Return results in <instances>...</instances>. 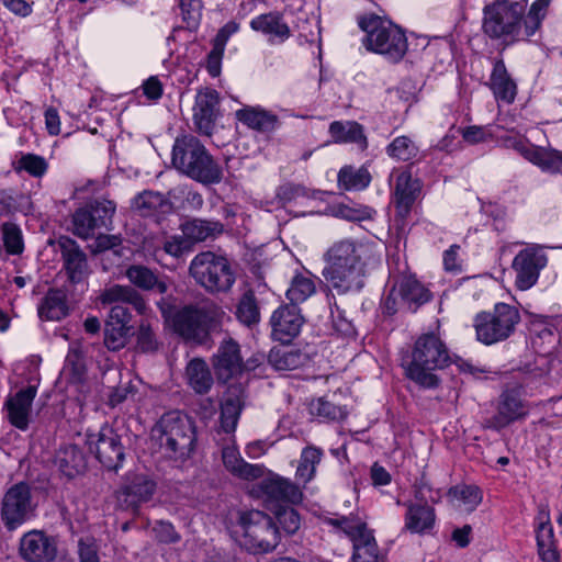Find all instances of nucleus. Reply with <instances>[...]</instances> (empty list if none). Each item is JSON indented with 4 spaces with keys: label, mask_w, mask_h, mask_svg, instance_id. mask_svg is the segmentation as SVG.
<instances>
[{
    "label": "nucleus",
    "mask_w": 562,
    "mask_h": 562,
    "mask_svg": "<svg viewBox=\"0 0 562 562\" xmlns=\"http://www.w3.org/2000/svg\"><path fill=\"white\" fill-rule=\"evenodd\" d=\"M116 205L106 199H94L72 214V233L82 239L94 236L97 231L110 229Z\"/></svg>",
    "instance_id": "obj_13"
},
{
    "label": "nucleus",
    "mask_w": 562,
    "mask_h": 562,
    "mask_svg": "<svg viewBox=\"0 0 562 562\" xmlns=\"http://www.w3.org/2000/svg\"><path fill=\"white\" fill-rule=\"evenodd\" d=\"M213 368L218 380L224 382L244 370L240 346L233 338L224 339L212 358Z\"/></svg>",
    "instance_id": "obj_21"
},
{
    "label": "nucleus",
    "mask_w": 562,
    "mask_h": 562,
    "mask_svg": "<svg viewBox=\"0 0 562 562\" xmlns=\"http://www.w3.org/2000/svg\"><path fill=\"white\" fill-rule=\"evenodd\" d=\"M371 175L366 168L346 166L338 172V184L345 190H362L370 184Z\"/></svg>",
    "instance_id": "obj_46"
},
{
    "label": "nucleus",
    "mask_w": 562,
    "mask_h": 562,
    "mask_svg": "<svg viewBox=\"0 0 562 562\" xmlns=\"http://www.w3.org/2000/svg\"><path fill=\"white\" fill-rule=\"evenodd\" d=\"M36 393L35 385H27L5 401L4 407L8 412V420L15 428L20 430L29 428L30 414Z\"/></svg>",
    "instance_id": "obj_25"
},
{
    "label": "nucleus",
    "mask_w": 562,
    "mask_h": 562,
    "mask_svg": "<svg viewBox=\"0 0 562 562\" xmlns=\"http://www.w3.org/2000/svg\"><path fill=\"white\" fill-rule=\"evenodd\" d=\"M419 150L415 143L407 136H398L386 147V154L401 161H409L417 157Z\"/></svg>",
    "instance_id": "obj_52"
},
{
    "label": "nucleus",
    "mask_w": 562,
    "mask_h": 562,
    "mask_svg": "<svg viewBox=\"0 0 562 562\" xmlns=\"http://www.w3.org/2000/svg\"><path fill=\"white\" fill-rule=\"evenodd\" d=\"M528 161L551 173L562 172V151L550 147L533 146Z\"/></svg>",
    "instance_id": "obj_43"
},
{
    "label": "nucleus",
    "mask_w": 562,
    "mask_h": 562,
    "mask_svg": "<svg viewBox=\"0 0 562 562\" xmlns=\"http://www.w3.org/2000/svg\"><path fill=\"white\" fill-rule=\"evenodd\" d=\"M551 0H536L524 19V36H532L540 27Z\"/></svg>",
    "instance_id": "obj_53"
},
{
    "label": "nucleus",
    "mask_w": 562,
    "mask_h": 562,
    "mask_svg": "<svg viewBox=\"0 0 562 562\" xmlns=\"http://www.w3.org/2000/svg\"><path fill=\"white\" fill-rule=\"evenodd\" d=\"M250 26L257 32L270 35L271 43H282L291 35L289 25L278 12L261 14L250 21Z\"/></svg>",
    "instance_id": "obj_31"
},
{
    "label": "nucleus",
    "mask_w": 562,
    "mask_h": 562,
    "mask_svg": "<svg viewBox=\"0 0 562 562\" xmlns=\"http://www.w3.org/2000/svg\"><path fill=\"white\" fill-rule=\"evenodd\" d=\"M125 277L135 290L165 294L169 289L166 277H160L156 270L144 265H131L125 270Z\"/></svg>",
    "instance_id": "obj_26"
},
{
    "label": "nucleus",
    "mask_w": 562,
    "mask_h": 562,
    "mask_svg": "<svg viewBox=\"0 0 562 562\" xmlns=\"http://www.w3.org/2000/svg\"><path fill=\"white\" fill-rule=\"evenodd\" d=\"M161 249L166 255L176 259H180L193 250L182 233L167 236L162 243Z\"/></svg>",
    "instance_id": "obj_57"
},
{
    "label": "nucleus",
    "mask_w": 562,
    "mask_h": 562,
    "mask_svg": "<svg viewBox=\"0 0 562 562\" xmlns=\"http://www.w3.org/2000/svg\"><path fill=\"white\" fill-rule=\"evenodd\" d=\"M122 244V238L119 235H99L93 245L94 252H102L105 250L113 249L115 254H119L116 250Z\"/></svg>",
    "instance_id": "obj_64"
},
{
    "label": "nucleus",
    "mask_w": 562,
    "mask_h": 562,
    "mask_svg": "<svg viewBox=\"0 0 562 562\" xmlns=\"http://www.w3.org/2000/svg\"><path fill=\"white\" fill-rule=\"evenodd\" d=\"M235 115L239 122L258 132L273 131L278 124L276 114L259 106H244Z\"/></svg>",
    "instance_id": "obj_37"
},
{
    "label": "nucleus",
    "mask_w": 562,
    "mask_h": 562,
    "mask_svg": "<svg viewBox=\"0 0 562 562\" xmlns=\"http://www.w3.org/2000/svg\"><path fill=\"white\" fill-rule=\"evenodd\" d=\"M244 389L240 384L229 385L221 402L220 423L226 434L235 431L244 407Z\"/></svg>",
    "instance_id": "obj_27"
},
{
    "label": "nucleus",
    "mask_w": 562,
    "mask_h": 562,
    "mask_svg": "<svg viewBox=\"0 0 562 562\" xmlns=\"http://www.w3.org/2000/svg\"><path fill=\"white\" fill-rule=\"evenodd\" d=\"M99 551L100 546L93 537H81L78 540L77 554L79 562H101Z\"/></svg>",
    "instance_id": "obj_59"
},
{
    "label": "nucleus",
    "mask_w": 562,
    "mask_h": 562,
    "mask_svg": "<svg viewBox=\"0 0 562 562\" xmlns=\"http://www.w3.org/2000/svg\"><path fill=\"white\" fill-rule=\"evenodd\" d=\"M326 524L341 530L350 540L368 529V525L358 515L350 514L335 518H326Z\"/></svg>",
    "instance_id": "obj_48"
},
{
    "label": "nucleus",
    "mask_w": 562,
    "mask_h": 562,
    "mask_svg": "<svg viewBox=\"0 0 562 562\" xmlns=\"http://www.w3.org/2000/svg\"><path fill=\"white\" fill-rule=\"evenodd\" d=\"M133 328L106 321L104 326V345L109 350L113 351L124 348L130 336L133 334Z\"/></svg>",
    "instance_id": "obj_49"
},
{
    "label": "nucleus",
    "mask_w": 562,
    "mask_h": 562,
    "mask_svg": "<svg viewBox=\"0 0 562 562\" xmlns=\"http://www.w3.org/2000/svg\"><path fill=\"white\" fill-rule=\"evenodd\" d=\"M308 355L302 350L283 344L279 347H273L269 355V363L279 371L295 370L308 362Z\"/></svg>",
    "instance_id": "obj_36"
},
{
    "label": "nucleus",
    "mask_w": 562,
    "mask_h": 562,
    "mask_svg": "<svg viewBox=\"0 0 562 562\" xmlns=\"http://www.w3.org/2000/svg\"><path fill=\"white\" fill-rule=\"evenodd\" d=\"M529 408L521 398L520 392L509 389L502 392L496 405V413L483 420V427L499 431L510 424L525 418Z\"/></svg>",
    "instance_id": "obj_17"
},
{
    "label": "nucleus",
    "mask_w": 562,
    "mask_h": 562,
    "mask_svg": "<svg viewBox=\"0 0 562 562\" xmlns=\"http://www.w3.org/2000/svg\"><path fill=\"white\" fill-rule=\"evenodd\" d=\"M86 445L95 459L109 471H117L125 459L121 436L109 426L97 434H88Z\"/></svg>",
    "instance_id": "obj_15"
},
{
    "label": "nucleus",
    "mask_w": 562,
    "mask_h": 562,
    "mask_svg": "<svg viewBox=\"0 0 562 562\" xmlns=\"http://www.w3.org/2000/svg\"><path fill=\"white\" fill-rule=\"evenodd\" d=\"M316 292L315 282L312 278L296 274L286 291V297L290 300L292 306L303 303Z\"/></svg>",
    "instance_id": "obj_47"
},
{
    "label": "nucleus",
    "mask_w": 562,
    "mask_h": 562,
    "mask_svg": "<svg viewBox=\"0 0 562 562\" xmlns=\"http://www.w3.org/2000/svg\"><path fill=\"white\" fill-rule=\"evenodd\" d=\"M483 31L493 40L510 37L512 42L527 40L524 36V8L518 2L495 0L483 9Z\"/></svg>",
    "instance_id": "obj_8"
},
{
    "label": "nucleus",
    "mask_w": 562,
    "mask_h": 562,
    "mask_svg": "<svg viewBox=\"0 0 562 562\" xmlns=\"http://www.w3.org/2000/svg\"><path fill=\"white\" fill-rule=\"evenodd\" d=\"M449 495L465 505L468 509L475 508L482 499L480 490L472 485L454 486L449 490Z\"/></svg>",
    "instance_id": "obj_58"
},
{
    "label": "nucleus",
    "mask_w": 562,
    "mask_h": 562,
    "mask_svg": "<svg viewBox=\"0 0 562 562\" xmlns=\"http://www.w3.org/2000/svg\"><path fill=\"white\" fill-rule=\"evenodd\" d=\"M420 182L414 179L407 170H402L396 176L393 193L395 204V224L398 231L403 232L407 226V217L411 214L413 204L420 193Z\"/></svg>",
    "instance_id": "obj_18"
},
{
    "label": "nucleus",
    "mask_w": 562,
    "mask_h": 562,
    "mask_svg": "<svg viewBox=\"0 0 562 562\" xmlns=\"http://www.w3.org/2000/svg\"><path fill=\"white\" fill-rule=\"evenodd\" d=\"M156 491V483L146 475L136 474L126 480V482L116 492V498L120 506L125 510L136 513L142 504L151 499Z\"/></svg>",
    "instance_id": "obj_19"
},
{
    "label": "nucleus",
    "mask_w": 562,
    "mask_h": 562,
    "mask_svg": "<svg viewBox=\"0 0 562 562\" xmlns=\"http://www.w3.org/2000/svg\"><path fill=\"white\" fill-rule=\"evenodd\" d=\"M548 256L546 247L539 244H531L521 249L514 258L512 268L515 272V285L521 291L532 288L546 268Z\"/></svg>",
    "instance_id": "obj_16"
},
{
    "label": "nucleus",
    "mask_w": 562,
    "mask_h": 562,
    "mask_svg": "<svg viewBox=\"0 0 562 562\" xmlns=\"http://www.w3.org/2000/svg\"><path fill=\"white\" fill-rule=\"evenodd\" d=\"M245 544L254 553L270 552L279 544L280 533L273 519L261 510H250L240 516Z\"/></svg>",
    "instance_id": "obj_11"
},
{
    "label": "nucleus",
    "mask_w": 562,
    "mask_h": 562,
    "mask_svg": "<svg viewBox=\"0 0 562 562\" xmlns=\"http://www.w3.org/2000/svg\"><path fill=\"white\" fill-rule=\"evenodd\" d=\"M407 512L405 515V528L413 533H422L435 524V510L429 505L425 504H407Z\"/></svg>",
    "instance_id": "obj_39"
},
{
    "label": "nucleus",
    "mask_w": 562,
    "mask_h": 562,
    "mask_svg": "<svg viewBox=\"0 0 562 562\" xmlns=\"http://www.w3.org/2000/svg\"><path fill=\"white\" fill-rule=\"evenodd\" d=\"M251 494L261 498L269 510L282 505L297 504L303 498V493L295 483L277 474L254 484Z\"/></svg>",
    "instance_id": "obj_14"
},
{
    "label": "nucleus",
    "mask_w": 562,
    "mask_h": 562,
    "mask_svg": "<svg viewBox=\"0 0 562 562\" xmlns=\"http://www.w3.org/2000/svg\"><path fill=\"white\" fill-rule=\"evenodd\" d=\"M328 132L335 143L356 144L361 150L368 148L364 128L356 121H334Z\"/></svg>",
    "instance_id": "obj_34"
},
{
    "label": "nucleus",
    "mask_w": 562,
    "mask_h": 562,
    "mask_svg": "<svg viewBox=\"0 0 562 562\" xmlns=\"http://www.w3.org/2000/svg\"><path fill=\"white\" fill-rule=\"evenodd\" d=\"M151 438L158 443L161 454L183 464L192 457L196 435L193 423L178 412L164 414L151 430Z\"/></svg>",
    "instance_id": "obj_4"
},
{
    "label": "nucleus",
    "mask_w": 562,
    "mask_h": 562,
    "mask_svg": "<svg viewBox=\"0 0 562 562\" xmlns=\"http://www.w3.org/2000/svg\"><path fill=\"white\" fill-rule=\"evenodd\" d=\"M322 457V449L314 446L305 447L301 452L295 473L296 479L303 484L308 483L314 477L316 465L319 464Z\"/></svg>",
    "instance_id": "obj_44"
},
{
    "label": "nucleus",
    "mask_w": 562,
    "mask_h": 562,
    "mask_svg": "<svg viewBox=\"0 0 562 562\" xmlns=\"http://www.w3.org/2000/svg\"><path fill=\"white\" fill-rule=\"evenodd\" d=\"M270 510L274 514L277 522L286 533L293 535L299 530L301 519L300 515L293 507L282 505Z\"/></svg>",
    "instance_id": "obj_55"
},
{
    "label": "nucleus",
    "mask_w": 562,
    "mask_h": 562,
    "mask_svg": "<svg viewBox=\"0 0 562 562\" xmlns=\"http://www.w3.org/2000/svg\"><path fill=\"white\" fill-rule=\"evenodd\" d=\"M57 246L63 260L68 279L71 283H79L89 273L88 258L80 246L67 236H60Z\"/></svg>",
    "instance_id": "obj_20"
},
{
    "label": "nucleus",
    "mask_w": 562,
    "mask_h": 562,
    "mask_svg": "<svg viewBox=\"0 0 562 562\" xmlns=\"http://www.w3.org/2000/svg\"><path fill=\"white\" fill-rule=\"evenodd\" d=\"M520 323V313L514 305L497 303L493 311L481 312L474 318L476 338L484 345L508 339Z\"/></svg>",
    "instance_id": "obj_9"
},
{
    "label": "nucleus",
    "mask_w": 562,
    "mask_h": 562,
    "mask_svg": "<svg viewBox=\"0 0 562 562\" xmlns=\"http://www.w3.org/2000/svg\"><path fill=\"white\" fill-rule=\"evenodd\" d=\"M55 463L67 477L72 479L86 469V457L76 445H66L56 453Z\"/></svg>",
    "instance_id": "obj_38"
},
{
    "label": "nucleus",
    "mask_w": 562,
    "mask_h": 562,
    "mask_svg": "<svg viewBox=\"0 0 562 562\" xmlns=\"http://www.w3.org/2000/svg\"><path fill=\"white\" fill-rule=\"evenodd\" d=\"M179 229L194 248L196 244L218 237L224 232V225L218 221L194 217L183 221Z\"/></svg>",
    "instance_id": "obj_28"
},
{
    "label": "nucleus",
    "mask_w": 562,
    "mask_h": 562,
    "mask_svg": "<svg viewBox=\"0 0 562 562\" xmlns=\"http://www.w3.org/2000/svg\"><path fill=\"white\" fill-rule=\"evenodd\" d=\"M395 285L401 302L413 312L431 297L430 292L414 277H402L395 282Z\"/></svg>",
    "instance_id": "obj_32"
},
{
    "label": "nucleus",
    "mask_w": 562,
    "mask_h": 562,
    "mask_svg": "<svg viewBox=\"0 0 562 562\" xmlns=\"http://www.w3.org/2000/svg\"><path fill=\"white\" fill-rule=\"evenodd\" d=\"M223 463L233 475L244 480H256L261 477L263 468L258 464H250L244 461L236 447L226 446L222 450Z\"/></svg>",
    "instance_id": "obj_35"
},
{
    "label": "nucleus",
    "mask_w": 562,
    "mask_h": 562,
    "mask_svg": "<svg viewBox=\"0 0 562 562\" xmlns=\"http://www.w3.org/2000/svg\"><path fill=\"white\" fill-rule=\"evenodd\" d=\"M225 312L214 302H205L200 306L187 305L176 311L172 328L183 339L204 344L211 331L217 329Z\"/></svg>",
    "instance_id": "obj_6"
},
{
    "label": "nucleus",
    "mask_w": 562,
    "mask_h": 562,
    "mask_svg": "<svg viewBox=\"0 0 562 562\" xmlns=\"http://www.w3.org/2000/svg\"><path fill=\"white\" fill-rule=\"evenodd\" d=\"M1 239L3 247L9 255H21L24 250V241L21 228L12 222L1 225Z\"/></svg>",
    "instance_id": "obj_51"
},
{
    "label": "nucleus",
    "mask_w": 562,
    "mask_h": 562,
    "mask_svg": "<svg viewBox=\"0 0 562 562\" xmlns=\"http://www.w3.org/2000/svg\"><path fill=\"white\" fill-rule=\"evenodd\" d=\"M352 542V562H383V557L379 553L378 543L375 541L373 530L367 529Z\"/></svg>",
    "instance_id": "obj_41"
},
{
    "label": "nucleus",
    "mask_w": 562,
    "mask_h": 562,
    "mask_svg": "<svg viewBox=\"0 0 562 562\" xmlns=\"http://www.w3.org/2000/svg\"><path fill=\"white\" fill-rule=\"evenodd\" d=\"M56 546L43 531L26 532L20 541V554L27 562H48L56 557Z\"/></svg>",
    "instance_id": "obj_24"
},
{
    "label": "nucleus",
    "mask_w": 562,
    "mask_h": 562,
    "mask_svg": "<svg viewBox=\"0 0 562 562\" xmlns=\"http://www.w3.org/2000/svg\"><path fill=\"white\" fill-rule=\"evenodd\" d=\"M16 170H24L29 175L40 178L46 172L47 162L41 156L26 154L19 159Z\"/></svg>",
    "instance_id": "obj_60"
},
{
    "label": "nucleus",
    "mask_w": 562,
    "mask_h": 562,
    "mask_svg": "<svg viewBox=\"0 0 562 562\" xmlns=\"http://www.w3.org/2000/svg\"><path fill=\"white\" fill-rule=\"evenodd\" d=\"M182 20L189 30H195L202 16V0H178Z\"/></svg>",
    "instance_id": "obj_56"
},
{
    "label": "nucleus",
    "mask_w": 562,
    "mask_h": 562,
    "mask_svg": "<svg viewBox=\"0 0 562 562\" xmlns=\"http://www.w3.org/2000/svg\"><path fill=\"white\" fill-rule=\"evenodd\" d=\"M537 546L539 557L543 562H559V553L555 548L554 532L551 524L542 522L539 525Z\"/></svg>",
    "instance_id": "obj_45"
},
{
    "label": "nucleus",
    "mask_w": 562,
    "mask_h": 562,
    "mask_svg": "<svg viewBox=\"0 0 562 562\" xmlns=\"http://www.w3.org/2000/svg\"><path fill=\"white\" fill-rule=\"evenodd\" d=\"M189 385L198 394H206L212 389L214 379L207 363L200 358L189 361L186 368Z\"/></svg>",
    "instance_id": "obj_40"
},
{
    "label": "nucleus",
    "mask_w": 562,
    "mask_h": 562,
    "mask_svg": "<svg viewBox=\"0 0 562 562\" xmlns=\"http://www.w3.org/2000/svg\"><path fill=\"white\" fill-rule=\"evenodd\" d=\"M358 25L366 33L362 43L369 52L383 55L391 63H398L406 55L405 32L390 20L371 13L359 16Z\"/></svg>",
    "instance_id": "obj_5"
},
{
    "label": "nucleus",
    "mask_w": 562,
    "mask_h": 562,
    "mask_svg": "<svg viewBox=\"0 0 562 562\" xmlns=\"http://www.w3.org/2000/svg\"><path fill=\"white\" fill-rule=\"evenodd\" d=\"M235 316L239 323L252 327L260 322V307L254 290H246L237 301Z\"/></svg>",
    "instance_id": "obj_42"
},
{
    "label": "nucleus",
    "mask_w": 562,
    "mask_h": 562,
    "mask_svg": "<svg viewBox=\"0 0 562 562\" xmlns=\"http://www.w3.org/2000/svg\"><path fill=\"white\" fill-rule=\"evenodd\" d=\"M153 531L157 540L162 543H176L180 540V536L175 530L172 524L167 521H157Z\"/></svg>",
    "instance_id": "obj_63"
},
{
    "label": "nucleus",
    "mask_w": 562,
    "mask_h": 562,
    "mask_svg": "<svg viewBox=\"0 0 562 562\" xmlns=\"http://www.w3.org/2000/svg\"><path fill=\"white\" fill-rule=\"evenodd\" d=\"M310 412L327 422H339L346 418L347 411L345 407L336 405L323 397L313 400L310 404Z\"/></svg>",
    "instance_id": "obj_50"
},
{
    "label": "nucleus",
    "mask_w": 562,
    "mask_h": 562,
    "mask_svg": "<svg viewBox=\"0 0 562 562\" xmlns=\"http://www.w3.org/2000/svg\"><path fill=\"white\" fill-rule=\"evenodd\" d=\"M172 166L182 175L204 186L223 180V170L199 138L178 136L172 147Z\"/></svg>",
    "instance_id": "obj_3"
},
{
    "label": "nucleus",
    "mask_w": 562,
    "mask_h": 562,
    "mask_svg": "<svg viewBox=\"0 0 562 562\" xmlns=\"http://www.w3.org/2000/svg\"><path fill=\"white\" fill-rule=\"evenodd\" d=\"M220 95L211 88L200 90L193 106V121L199 133L210 136L218 114Z\"/></svg>",
    "instance_id": "obj_23"
},
{
    "label": "nucleus",
    "mask_w": 562,
    "mask_h": 562,
    "mask_svg": "<svg viewBox=\"0 0 562 562\" xmlns=\"http://www.w3.org/2000/svg\"><path fill=\"white\" fill-rule=\"evenodd\" d=\"M453 363V357L439 333L420 334L406 357V376L422 389L434 390L440 386V371Z\"/></svg>",
    "instance_id": "obj_1"
},
{
    "label": "nucleus",
    "mask_w": 562,
    "mask_h": 562,
    "mask_svg": "<svg viewBox=\"0 0 562 562\" xmlns=\"http://www.w3.org/2000/svg\"><path fill=\"white\" fill-rule=\"evenodd\" d=\"M160 347V342L150 324L142 321L136 333V349L144 353H154Z\"/></svg>",
    "instance_id": "obj_54"
},
{
    "label": "nucleus",
    "mask_w": 562,
    "mask_h": 562,
    "mask_svg": "<svg viewBox=\"0 0 562 562\" xmlns=\"http://www.w3.org/2000/svg\"><path fill=\"white\" fill-rule=\"evenodd\" d=\"M37 504L31 487L25 482L12 485L1 502V519L4 527L12 531L36 516Z\"/></svg>",
    "instance_id": "obj_12"
},
{
    "label": "nucleus",
    "mask_w": 562,
    "mask_h": 562,
    "mask_svg": "<svg viewBox=\"0 0 562 562\" xmlns=\"http://www.w3.org/2000/svg\"><path fill=\"white\" fill-rule=\"evenodd\" d=\"M38 316L43 321H60L69 314L67 294L61 289H49L38 305Z\"/></svg>",
    "instance_id": "obj_33"
},
{
    "label": "nucleus",
    "mask_w": 562,
    "mask_h": 562,
    "mask_svg": "<svg viewBox=\"0 0 562 562\" xmlns=\"http://www.w3.org/2000/svg\"><path fill=\"white\" fill-rule=\"evenodd\" d=\"M189 274L210 294L227 293L236 281L231 261L211 250L201 251L189 265Z\"/></svg>",
    "instance_id": "obj_7"
},
{
    "label": "nucleus",
    "mask_w": 562,
    "mask_h": 562,
    "mask_svg": "<svg viewBox=\"0 0 562 562\" xmlns=\"http://www.w3.org/2000/svg\"><path fill=\"white\" fill-rule=\"evenodd\" d=\"M131 209L142 217H153L171 213L175 206L162 193L144 190L133 198Z\"/></svg>",
    "instance_id": "obj_29"
},
{
    "label": "nucleus",
    "mask_w": 562,
    "mask_h": 562,
    "mask_svg": "<svg viewBox=\"0 0 562 562\" xmlns=\"http://www.w3.org/2000/svg\"><path fill=\"white\" fill-rule=\"evenodd\" d=\"M336 215L351 222H361L372 217V209L364 206L360 209L340 204L336 209Z\"/></svg>",
    "instance_id": "obj_62"
},
{
    "label": "nucleus",
    "mask_w": 562,
    "mask_h": 562,
    "mask_svg": "<svg viewBox=\"0 0 562 562\" xmlns=\"http://www.w3.org/2000/svg\"><path fill=\"white\" fill-rule=\"evenodd\" d=\"M362 252V245L351 239L339 240L325 252L323 277L337 294L356 293L364 286Z\"/></svg>",
    "instance_id": "obj_2"
},
{
    "label": "nucleus",
    "mask_w": 562,
    "mask_h": 562,
    "mask_svg": "<svg viewBox=\"0 0 562 562\" xmlns=\"http://www.w3.org/2000/svg\"><path fill=\"white\" fill-rule=\"evenodd\" d=\"M270 324L273 339L289 344L300 334L304 318L297 306L282 305L273 312Z\"/></svg>",
    "instance_id": "obj_22"
},
{
    "label": "nucleus",
    "mask_w": 562,
    "mask_h": 562,
    "mask_svg": "<svg viewBox=\"0 0 562 562\" xmlns=\"http://www.w3.org/2000/svg\"><path fill=\"white\" fill-rule=\"evenodd\" d=\"M505 148H512L518 151L524 158L528 160L531 149L535 145L520 135H505L499 138Z\"/></svg>",
    "instance_id": "obj_61"
},
{
    "label": "nucleus",
    "mask_w": 562,
    "mask_h": 562,
    "mask_svg": "<svg viewBox=\"0 0 562 562\" xmlns=\"http://www.w3.org/2000/svg\"><path fill=\"white\" fill-rule=\"evenodd\" d=\"M99 301L102 305H112L106 321L127 327H133L132 313L125 304H130L139 315H145L149 310L144 295L130 285L113 284L105 288Z\"/></svg>",
    "instance_id": "obj_10"
},
{
    "label": "nucleus",
    "mask_w": 562,
    "mask_h": 562,
    "mask_svg": "<svg viewBox=\"0 0 562 562\" xmlns=\"http://www.w3.org/2000/svg\"><path fill=\"white\" fill-rule=\"evenodd\" d=\"M488 87L496 100L510 104L517 94V85L507 71L504 60L494 59Z\"/></svg>",
    "instance_id": "obj_30"
}]
</instances>
